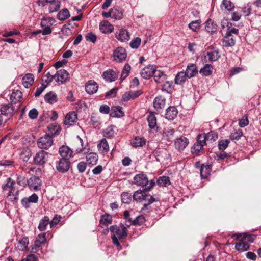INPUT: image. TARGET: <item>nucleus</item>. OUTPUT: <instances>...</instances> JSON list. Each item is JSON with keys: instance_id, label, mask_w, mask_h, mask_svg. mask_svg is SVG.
<instances>
[{"instance_id": "obj_20", "label": "nucleus", "mask_w": 261, "mask_h": 261, "mask_svg": "<svg viewBox=\"0 0 261 261\" xmlns=\"http://www.w3.org/2000/svg\"><path fill=\"white\" fill-rule=\"evenodd\" d=\"M165 104L166 99L162 96H158L154 99L153 106L156 111L163 109Z\"/></svg>"}, {"instance_id": "obj_8", "label": "nucleus", "mask_w": 261, "mask_h": 261, "mask_svg": "<svg viewBox=\"0 0 261 261\" xmlns=\"http://www.w3.org/2000/svg\"><path fill=\"white\" fill-rule=\"evenodd\" d=\"M113 57L116 62H122L127 57L126 50L122 47H117L113 52Z\"/></svg>"}, {"instance_id": "obj_48", "label": "nucleus", "mask_w": 261, "mask_h": 261, "mask_svg": "<svg viewBox=\"0 0 261 261\" xmlns=\"http://www.w3.org/2000/svg\"><path fill=\"white\" fill-rule=\"evenodd\" d=\"M53 80H55V76L54 75H51L49 72L47 73L42 79V83L46 85V87Z\"/></svg>"}, {"instance_id": "obj_9", "label": "nucleus", "mask_w": 261, "mask_h": 261, "mask_svg": "<svg viewBox=\"0 0 261 261\" xmlns=\"http://www.w3.org/2000/svg\"><path fill=\"white\" fill-rule=\"evenodd\" d=\"M28 184L30 189L38 191L41 189L42 181L38 177L33 176L28 180Z\"/></svg>"}, {"instance_id": "obj_44", "label": "nucleus", "mask_w": 261, "mask_h": 261, "mask_svg": "<svg viewBox=\"0 0 261 261\" xmlns=\"http://www.w3.org/2000/svg\"><path fill=\"white\" fill-rule=\"evenodd\" d=\"M90 122L95 127L98 126L101 123L98 115L96 113H92L91 115Z\"/></svg>"}, {"instance_id": "obj_41", "label": "nucleus", "mask_w": 261, "mask_h": 261, "mask_svg": "<svg viewBox=\"0 0 261 261\" xmlns=\"http://www.w3.org/2000/svg\"><path fill=\"white\" fill-rule=\"evenodd\" d=\"M70 17V13L67 9H63L60 11L57 17L60 20H64Z\"/></svg>"}, {"instance_id": "obj_2", "label": "nucleus", "mask_w": 261, "mask_h": 261, "mask_svg": "<svg viewBox=\"0 0 261 261\" xmlns=\"http://www.w3.org/2000/svg\"><path fill=\"white\" fill-rule=\"evenodd\" d=\"M232 238L239 241V242L236 244L235 248L240 252L248 250L250 246L249 243L253 242L254 240L253 236L246 233H235L232 234Z\"/></svg>"}, {"instance_id": "obj_36", "label": "nucleus", "mask_w": 261, "mask_h": 261, "mask_svg": "<svg viewBox=\"0 0 261 261\" xmlns=\"http://www.w3.org/2000/svg\"><path fill=\"white\" fill-rule=\"evenodd\" d=\"M206 55L208 60L212 62L217 61L220 57V55L218 50H212L208 51Z\"/></svg>"}, {"instance_id": "obj_16", "label": "nucleus", "mask_w": 261, "mask_h": 261, "mask_svg": "<svg viewBox=\"0 0 261 261\" xmlns=\"http://www.w3.org/2000/svg\"><path fill=\"white\" fill-rule=\"evenodd\" d=\"M178 114V111L174 106L169 107L166 111L165 118L169 120H173Z\"/></svg>"}, {"instance_id": "obj_12", "label": "nucleus", "mask_w": 261, "mask_h": 261, "mask_svg": "<svg viewBox=\"0 0 261 261\" xmlns=\"http://www.w3.org/2000/svg\"><path fill=\"white\" fill-rule=\"evenodd\" d=\"M189 144L188 139L185 137H180L176 139L174 142L175 148L179 150H183Z\"/></svg>"}, {"instance_id": "obj_63", "label": "nucleus", "mask_w": 261, "mask_h": 261, "mask_svg": "<svg viewBox=\"0 0 261 261\" xmlns=\"http://www.w3.org/2000/svg\"><path fill=\"white\" fill-rule=\"evenodd\" d=\"M124 217L125 219V225L126 226H129L132 224L133 219L129 217V213L127 211H125L124 212Z\"/></svg>"}, {"instance_id": "obj_49", "label": "nucleus", "mask_w": 261, "mask_h": 261, "mask_svg": "<svg viewBox=\"0 0 261 261\" xmlns=\"http://www.w3.org/2000/svg\"><path fill=\"white\" fill-rule=\"evenodd\" d=\"M221 6L222 8L224 7L228 11H231L234 8V5L229 0H223Z\"/></svg>"}, {"instance_id": "obj_60", "label": "nucleus", "mask_w": 261, "mask_h": 261, "mask_svg": "<svg viewBox=\"0 0 261 261\" xmlns=\"http://www.w3.org/2000/svg\"><path fill=\"white\" fill-rule=\"evenodd\" d=\"M206 140H207V137L206 134L203 133L199 134L197 137V143L202 144L203 146L206 144Z\"/></svg>"}, {"instance_id": "obj_24", "label": "nucleus", "mask_w": 261, "mask_h": 261, "mask_svg": "<svg viewBox=\"0 0 261 261\" xmlns=\"http://www.w3.org/2000/svg\"><path fill=\"white\" fill-rule=\"evenodd\" d=\"M98 151L100 153L105 154L109 151V146L106 139H102L97 145Z\"/></svg>"}, {"instance_id": "obj_23", "label": "nucleus", "mask_w": 261, "mask_h": 261, "mask_svg": "<svg viewBox=\"0 0 261 261\" xmlns=\"http://www.w3.org/2000/svg\"><path fill=\"white\" fill-rule=\"evenodd\" d=\"M47 128L48 133L46 134L49 135L51 137H55L58 135L61 131L60 126L55 123L49 124Z\"/></svg>"}, {"instance_id": "obj_28", "label": "nucleus", "mask_w": 261, "mask_h": 261, "mask_svg": "<svg viewBox=\"0 0 261 261\" xmlns=\"http://www.w3.org/2000/svg\"><path fill=\"white\" fill-rule=\"evenodd\" d=\"M22 84L26 88H29L33 83L34 76L31 73H27L22 78Z\"/></svg>"}, {"instance_id": "obj_46", "label": "nucleus", "mask_w": 261, "mask_h": 261, "mask_svg": "<svg viewBox=\"0 0 261 261\" xmlns=\"http://www.w3.org/2000/svg\"><path fill=\"white\" fill-rule=\"evenodd\" d=\"M14 184V181L11 178H8L7 182L3 186L2 188L4 191H8L9 192L11 190H15L13 187Z\"/></svg>"}, {"instance_id": "obj_11", "label": "nucleus", "mask_w": 261, "mask_h": 261, "mask_svg": "<svg viewBox=\"0 0 261 261\" xmlns=\"http://www.w3.org/2000/svg\"><path fill=\"white\" fill-rule=\"evenodd\" d=\"M59 153L62 159L69 160L72 156L73 151L72 150L66 145H62L59 149Z\"/></svg>"}, {"instance_id": "obj_25", "label": "nucleus", "mask_w": 261, "mask_h": 261, "mask_svg": "<svg viewBox=\"0 0 261 261\" xmlns=\"http://www.w3.org/2000/svg\"><path fill=\"white\" fill-rule=\"evenodd\" d=\"M154 69L152 65H149L144 68L141 71L142 77L145 79H147L153 75Z\"/></svg>"}, {"instance_id": "obj_5", "label": "nucleus", "mask_w": 261, "mask_h": 261, "mask_svg": "<svg viewBox=\"0 0 261 261\" xmlns=\"http://www.w3.org/2000/svg\"><path fill=\"white\" fill-rule=\"evenodd\" d=\"M55 81L60 84H63L69 80V73L65 69L58 70L55 74Z\"/></svg>"}, {"instance_id": "obj_19", "label": "nucleus", "mask_w": 261, "mask_h": 261, "mask_svg": "<svg viewBox=\"0 0 261 261\" xmlns=\"http://www.w3.org/2000/svg\"><path fill=\"white\" fill-rule=\"evenodd\" d=\"M77 119L76 113L74 112H71L66 115L64 123L65 125H71L76 121Z\"/></svg>"}, {"instance_id": "obj_52", "label": "nucleus", "mask_w": 261, "mask_h": 261, "mask_svg": "<svg viewBox=\"0 0 261 261\" xmlns=\"http://www.w3.org/2000/svg\"><path fill=\"white\" fill-rule=\"evenodd\" d=\"M130 66L126 64L124 65V68L122 71L120 79L121 80H124L128 75L130 70Z\"/></svg>"}, {"instance_id": "obj_35", "label": "nucleus", "mask_w": 261, "mask_h": 261, "mask_svg": "<svg viewBox=\"0 0 261 261\" xmlns=\"http://www.w3.org/2000/svg\"><path fill=\"white\" fill-rule=\"evenodd\" d=\"M213 66L210 64H206L199 71L200 74L203 76H209L212 73Z\"/></svg>"}, {"instance_id": "obj_59", "label": "nucleus", "mask_w": 261, "mask_h": 261, "mask_svg": "<svg viewBox=\"0 0 261 261\" xmlns=\"http://www.w3.org/2000/svg\"><path fill=\"white\" fill-rule=\"evenodd\" d=\"M141 40L140 38L137 37L134 39H133L130 42V46L132 48L137 49L138 48L141 44Z\"/></svg>"}, {"instance_id": "obj_54", "label": "nucleus", "mask_w": 261, "mask_h": 261, "mask_svg": "<svg viewBox=\"0 0 261 261\" xmlns=\"http://www.w3.org/2000/svg\"><path fill=\"white\" fill-rule=\"evenodd\" d=\"M121 200L124 203H129L132 201V195L128 192H123L121 194Z\"/></svg>"}, {"instance_id": "obj_26", "label": "nucleus", "mask_w": 261, "mask_h": 261, "mask_svg": "<svg viewBox=\"0 0 261 261\" xmlns=\"http://www.w3.org/2000/svg\"><path fill=\"white\" fill-rule=\"evenodd\" d=\"M186 75L188 78H191L195 76L198 73L197 67L194 64H190L187 66L186 70Z\"/></svg>"}, {"instance_id": "obj_38", "label": "nucleus", "mask_w": 261, "mask_h": 261, "mask_svg": "<svg viewBox=\"0 0 261 261\" xmlns=\"http://www.w3.org/2000/svg\"><path fill=\"white\" fill-rule=\"evenodd\" d=\"M187 76L186 75V73H185L184 71L179 72L177 73L176 75L175 78V83L176 84H182L184 83L186 80Z\"/></svg>"}, {"instance_id": "obj_6", "label": "nucleus", "mask_w": 261, "mask_h": 261, "mask_svg": "<svg viewBox=\"0 0 261 261\" xmlns=\"http://www.w3.org/2000/svg\"><path fill=\"white\" fill-rule=\"evenodd\" d=\"M48 153L43 150H40L34 156V162L35 164L42 166L46 163L48 160Z\"/></svg>"}, {"instance_id": "obj_15", "label": "nucleus", "mask_w": 261, "mask_h": 261, "mask_svg": "<svg viewBox=\"0 0 261 261\" xmlns=\"http://www.w3.org/2000/svg\"><path fill=\"white\" fill-rule=\"evenodd\" d=\"M134 183L140 186L144 187L146 186L148 182L147 176L144 174H139L134 177Z\"/></svg>"}, {"instance_id": "obj_10", "label": "nucleus", "mask_w": 261, "mask_h": 261, "mask_svg": "<svg viewBox=\"0 0 261 261\" xmlns=\"http://www.w3.org/2000/svg\"><path fill=\"white\" fill-rule=\"evenodd\" d=\"M116 38L121 42L128 41L130 39V34L127 29H120L115 34Z\"/></svg>"}, {"instance_id": "obj_34", "label": "nucleus", "mask_w": 261, "mask_h": 261, "mask_svg": "<svg viewBox=\"0 0 261 261\" xmlns=\"http://www.w3.org/2000/svg\"><path fill=\"white\" fill-rule=\"evenodd\" d=\"M50 225V220L48 216H44L43 219L40 221L38 226L40 231H43L46 230L47 226Z\"/></svg>"}, {"instance_id": "obj_17", "label": "nucleus", "mask_w": 261, "mask_h": 261, "mask_svg": "<svg viewBox=\"0 0 261 261\" xmlns=\"http://www.w3.org/2000/svg\"><path fill=\"white\" fill-rule=\"evenodd\" d=\"M98 85L94 81H89L85 86V90L89 94L95 93L98 90Z\"/></svg>"}, {"instance_id": "obj_29", "label": "nucleus", "mask_w": 261, "mask_h": 261, "mask_svg": "<svg viewBox=\"0 0 261 261\" xmlns=\"http://www.w3.org/2000/svg\"><path fill=\"white\" fill-rule=\"evenodd\" d=\"M235 39L233 36L227 34L224 37L222 40L223 46L224 47H232L235 44Z\"/></svg>"}, {"instance_id": "obj_50", "label": "nucleus", "mask_w": 261, "mask_h": 261, "mask_svg": "<svg viewBox=\"0 0 261 261\" xmlns=\"http://www.w3.org/2000/svg\"><path fill=\"white\" fill-rule=\"evenodd\" d=\"M162 90L168 93H170L172 91V83L169 81H165L163 83L162 85Z\"/></svg>"}, {"instance_id": "obj_14", "label": "nucleus", "mask_w": 261, "mask_h": 261, "mask_svg": "<svg viewBox=\"0 0 261 261\" xmlns=\"http://www.w3.org/2000/svg\"><path fill=\"white\" fill-rule=\"evenodd\" d=\"M141 94L142 92L140 90L127 91L122 95V99L125 101H127L138 97Z\"/></svg>"}, {"instance_id": "obj_21", "label": "nucleus", "mask_w": 261, "mask_h": 261, "mask_svg": "<svg viewBox=\"0 0 261 261\" xmlns=\"http://www.w3.org/2000/svg\"><path fill=\"white\" fill-rule=\"evenodd\" d=\"M153 76L154 81L158 84L164 83L167 79L166 75L163 72L158 70L154 69Z\"/></svg>"}, {"instance_id": "obj_30", "label": "nucleus", "mask_w": 261, "mask_h": 261, "mask_svg": "<svg viewBox=\"0 0 261 261\" xmlns=\"http://www.w3.org/2000/svg\"><path fill=\"white\" fill-rule=\"evenodd\" d=\"M147 194L143 191H137L133 195L134 199L137 202H141L144 200H146Z\"/></svg>"}, {"instance_id": "obj_3", "label": "nucleus", "mask_w": 261, "mask_h": 261, "mask_svg": "<svg viewBox=\"0 0 261 261\" xmlns=\"http://www.w3.org/2000/svg\"><path fill=\"white\" fill-rule=\"evenodd\" d=\"M110 230L113 233L112 239L114 244L116 246H120L119 239L125 238L127 235V230L123 225L120 226L113 225L110 227Z\"/></svg>"}, {"instance_id": "obj_31", "label": "nucleus", "mask_w": 261, "mask_h": 261, "mask_svg": "<svg viewBox=\"0 0 261 261\" xmlns=\"http://www.w3.org/2000/svg\"><path fill=\"white\" fill-rule=\"evenodd\" d=\"M29 241L28 237H24L19 240L17 247L19 251H24L28 247Z\"/></svg>"}, {"instance_id": "obj_27", "label": "nucleus", "mask_w": 261, "mask_h": 261, "mask_svg": "<svg viewBox=\"0 0 261 261\" xmlns=\"http://www.w3.org/2000/svg\"><path fill=\"white\" fill-rule=\"evenodd\" d=\"M1 114L7 116H11L13 113L14 109L11 104L5 105L2 106L0 109Z\"/></svg>"}, {"instance_id": "obj_58", "label": "nucleus", "mask_w": 261, "mask_h": 261, "mask_svg": "<svg viewBox=\"0 0 261 261\" xmlns=\"http://www.w3.org/2000/svg\"><path fill=\"white\" fill-rule=\"evenodd\" d=\"M230 141L228 139L222 140L218 142V148L220 150H224L228 146Z\"/></svg>"}, {"instance_id": "obj_57", "label": "nucleus", "mask_w": 261, "mask_h": 261, "mask_svg": "<svg viewBox=\"0 0 261 261\" xmlns=\"http://www.w3.org/2000/svg\"><path fill=\"white\" fill-rule=\"evenodd\" d=\"M158 185L161 186H166L170 184V180L167 176H162L159 178L157 180Z\"/></svg>"}, {"instance_id": "obj_4", "label": "nucleus", "mask_w": 261, "mask_h": 261, "mask_svg": "<svg viewBox=\"0 0 261 261\" xmlns=\"http://www.w3.org/2000/svg\"><path fill=\"white\" fill-rule=\"evenodd\" d=\"M53 143L52 137L47 134L41 137L37 140L38 146L41 149H47L53 145Z\"/></svg>"}, {"instance_id": "obj_33", "label": "nucleus", "mask_w": 261, "mask_h": 261, "mask_svg": "<svg viewBox=\"0 0 261 261\" xmlns=\"http://www.w3.org/2000/svg\"><path fill=\"white\" fill-rule=\"evenodd\" d=\"M44 99L48 103L53 104L57 101V95L56 93L50 91L45 94Z\"/></svg>"}, {"instance_id": "obj_1", "label": "nucleus", "mask_w": 261, "mask_h": 261, "mask_svg": "<svg viewBox=\"0 0 261 261\" xmlns=\"http://www.w3.org/2000/svg\"><path fill=\"white\" fill-rule=\"evenodd\" d=\"M77 138L79 140L82 147L77 148L75 149L76 153L77 154L84 153L86 154V163L90 166L95 165L98 160V155L95 152H89L90 148L88 143H87L85 145H84L82 139L79 136H77Z\"/></svg>"}, {"instance_id": "obj_40", "label": "nucleus", "mask_w": 261, "mask_h": 261, "mask_svg": "<svg viewBox=\"0 0 261 261\" xmlns=\"http://www.w3.org/2000/svg\"><path fill=\"white\" fill-rule=\"evenodd\" d=\"M111 14L112 18L116 20L121 19L123 16V13L121 11L114 8H111Z\"/></svg>"}, {"instance_id": "obj_43", "label": "nucleus", "mask_w": 261, "mask_h": 261, "mask_svg": "<svg viewBox=\"0 0 261 261\" xmlns=\"http://www.w3.org/2000/svg\"><path fill=\"white\" fill-rule=\"evenodd\" d=\"M18 190H16V189L11 190V191H9L7 198L9 200L12 202H17L18 199Z\"/></svg>"}, {"instance_id": "obj_51", "label": "nucleus", "mask_w": 261, "mask_h": 261, "mask_svg": "<svg viewBox=\"0 0 261 261\" xmlns=\"http://www.w3.org/2000/svg\"><path fill=\"white\" fill-rule=\"evenodd\" d=\"M60 7V3L59 1H55L51 3L49 6V11L50 13L56 12L58 10Z\"/></svg>"}, {"instance_id": "obj_47", "label": "nucleus", "mask_w": 261, "mask_h": 261, "mask_svg": "<svg viewBox=\"0 0 261 261\" xmlns=\"http://www.w3.org/2000/svg\"><path fill=\"white\" fill-rule=\"evenodd\" d=\"M55 23V19L51 17H44L41 22V27H51Z\"/></svg>"}, {"instance_id": "obj_32", "label": "nucleus", "mask_w": 261, "mask_h": 261, "mask_svg": "<svg viewBox=\"0 0 261 261\" xmlns=\"http://www.w3.org/2000/svg\"><path fill=\"white\" fill-rule=\"evenodd\" d=\"M205 30L209 33H215L217 30V25L211 19L205 22Z\"/></svg>"}, {"instance_id": "obj_53", "label": "nucleus", "mask_w": 261, "mask_h": 261, "mask_svg": "<svg viewBox=\"0 0 261 261\" xmlns=\"http://www.w3.org/2000/svg\"><path fill=\"white\" fill-rule=\"evenodd\" d=\"M111 115L112 117H121L124 115V113L120 107H116L113 109V112Z\"/></svg>"}, {"instance_id": "obj_55", "label": "nucleus", "mask_w": 261, "mask_h": 261, "mask_svg": "<svg viewBox=\"0 0 261 261\" xmlns=\"http://www.w3.org/2000/svg\"><path fill=\"white\" fill-rule=\"evenodd\" d=\"M204 146L202 144H199L198 143H195L191 149V152L193 154H195L197 155L200 151H201L203 149Z\"/></svg>"}, {"instance_id": "obj_7", "label": "nucleus", "mask_w": 261, "mask_h": 261, "mask_svg": "<svg viewBox=\"0 0 261 261\" xmlns=\"http://www.w3.org/2000/svg\"><path fill=\"white\" fill-rule=\"evenodd\" d=\"M70 165L69 160L61 159L56 163L57 170L61 173H65L68 171Z\"/></svg>"}, {"instance_id": "obj_18", "label": "nucleus", "mask_w": 261, "mask_h": 261, "mask_svg": "<svg viewBox=\"0 0 261 261\" xmlns=\"http://www.w3.org/2000/svg\"><path fill=\"white\" fill-rule=\"evenodd\" d=\"M99 29L103 33L108 34L113 32L114 27L107 20H104L100 23Z\"/></svg>"}, {"instance_id": "obj_45", "label": "nucleus", "mask_w": 261, "mask_h": 261, "mask_svg": "<svg viewBox=\"0 0 261 261\" xmlns=\"http://www.w3.org/2000/svg\"><path fill=\"white\" fill-rule=\"evenodd\" d=\"M147 121L149 126L150 128L153 129L156 126V118L153 114H150L147 117Z\"/></svg>"}, {"instance_id": "obj_42", "label": "nucleus", "mask_w": 261, "mask_h": 261, "mask_svg": "<svg viewBox=\"0 0 261 261\" xmlns=\"http://www.w3.org/2000/svg\"><path fill=\"white\" fill-rule=\"evenodd\" d=\"M211 169L209 165H202L200 169V175L202 178H206L210 174Z\"/></svg>"}, {"instance_id": "obj_56", "label": "nucleus", "mask_w": 261, "mask_h": 261, "mask_svg": "<svg viewBox=\"0 0 261 261\" xmlns=\"http://www.w3.org/2000/svg\"><path fill=\"white\" fill-rule=\"evenodd\" d=\"M112 221V217L109 214H105L101 216V218L100 220V223L105 225H107L108 224L111 223Z\"/></svg>"}, {"instance_id": "obj_62", "label": "nucleus", "mask_w": 261, "mask_h": 261, "mask_svg": "<svg viewBox=\"0 0 261 261\" xmlns=\"http://www.w3.org/2000/svg\"><path fill=\"white\" fill-rule=\"evenodd\" d=\"M243 133L241 129H239L236 132L232 133L230 135L231 140H238L242 136Z\"/></svg>"}, {"instance_id": "obj_13", "label": "nucleus", "mask_w": 261, "mask_h": 261, "mask_svg": "<svg viewBox=\"0 0 261 261\" xmlns=\"http://www.w3.org/2000/svg\"><path fill=\"white\" fill-rule=\"evenodd\" d=\"M118 76V73L112 69H109L102 74L103 78L107 81L112 82L115 81Z\"/></svg>"}, {"instance_id": "obj_64", "label": "nucleus", "mask_w": 261, "mask_h": 261, "mask_svg": "<svg viewBox=\"0 0 261 261\" xmlns=\"http://www.w3.org/2000/svg\"><path fill=\"white\" fill-rule=\"evenodd\" d=\"M145 221L144 217L139 216L137 217L135 219L133 220L132 224L141 225Z\"/></svg>"}, {"instance_id": "obj_37", "label": "nucleus", "mask_w": 261, "mask_h": 261, "mask_svg": "<svg viewBox=\"0 0 261 261\" xmlns=\"http://www.w3.org/2000/svg\"><path fill=\"white\" fill-rule=\"evenodd\" d=\"M116 134L115 130V127L113 125L108 126L103 130V136L106 138H113Z\"/></svg>"}, {"instance_id": "obj_61", "label": "nucleus", "mask_w": 261, "mask_h": 261, "mask_svg": "<svg viewBox=\"0 0 261 261\" xmlns=\"http://www.w3.org/2000/svg\"><path fill=\"white\" fill-rule=\"evenodd\" d=\"M200 20H195L190 22L189 24V27L192 30L196 32L199 29Z\"/></svg>"}, {"instance_id": "obj_22", "label": "nucleus", "mask_w": 261, "mask_h": 261, "mask_svg": "<svg viewBox=\"0 0 261 261\" xmlns=\"http://www.w3.org/2000/svg\"><path fill=\"white\" fill-rule=\"evenodd\" d=\"M146 143V140L145 138L139 136L134 138L130 142L132 146L135 148L139 147H142L145 145Z\"/></svg>"}, {"instance_id": "obj_39", "label": "nucleus", "mask_w": 261, "mask_h": 261, "mask_svg": "<svg viewBox=\"0 0 261 261\" xmlns=\"http://www.w3.org/2000/svg\"><path fill=\"white\" fill-rule=\"evenodd\" d=\"M22 94L20 91L16 90L14 91L11 95L10 99L13 103H17L22 98Z\"/></svg>"}]
</instances>
